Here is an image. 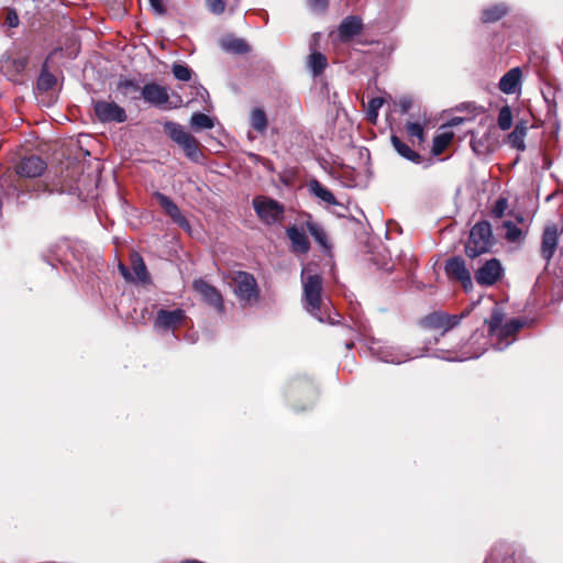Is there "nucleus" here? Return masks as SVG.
I'll return each instance as SVG.
<instances>
[{
    "label": "nucleus",
    "mask_w": 563,
    "mask_h": 563,
    "mask_svg": "<svg viewBox=\"0 0 563 563\" xmlns=\"http://www.w3.org/2000/svg\"><path fill=\"white\" fill-rule=\"evenodd\" d=\"M301 276L306 308L317 317L321 306L322 278L318 274L309 275L308 269H303Z\"/></svg>",
    "instance_id": "3"
},
{
    "label": "nucleus",
    "mask_w": 563,
    "mask_h": 563,
    "mask_svg": "<svg viewBox=\"0 0 563 563\" xmlns=\"http://www.w3.org/2000/svg\"><path fill=\"white\" fill-rule=\"evenodd\" d=\"M5 22H7V24H8L10 27H15V26H18V24H19V16H18V14L15 13V11L10 10V11L7 13Z\"/></svg>",
    "instance_id": "42"
},
{
    "label": "nucleus",
    "mask_w": 563,
    "mask_h": 563,
    "mask_svg": "<svg viewBox=\"0 0 563 563\" xmlns=\"http://www.w3.org/2000/svg\"><path fill=\"white\" fill-rule=\"evenodd\" d=\"M191 126L197 130H209L213 128L212 119L205 113H194L190 120Z\"/></svg>",
    "instance_id": "31"
},
{
    "label": "nucleus",
    "mask_w": 563,
    "mask_h": 563,
    "mask_svg": "<svg viewBox=\"0 0 563 563\" xmlns=\"http://www.w3.org/2000/svg\"><path fill=\"white\" fill-rule=\"evenodd\" d=\"M467 314V311L462 312L461 314H449L443 311H434L426 316L420 323L426 329L441 331V333L444 334L456 327Z\"/></svg>",
    "instance_id": "7"
},
{
    "label": "nucleus",
    "mask_w": 563,
    "mask_h": 563,
    "mask_svg": "<svg viewBox=\"0 0 563 563\" xmlns=\"http://www.w3.org/2000/svg\"><path fill=\"white\" fill-rule=\"evenodd\" d=\"M445 273L450 279L460 282L466 291L473 288L471 273L462 257L450 258L445 264Z\"/></svg>",
    "instance_id": "10"
},
{
    "label": "nucleus",
    "mask_w": 563,
    "mask_h": 563,
    "mask_svg": "<svg viewBox=\"0 0 563 563\" xmlns=\"http://www.w3.org/2000/svg\"><path fill=\"white\" fill-rule=\"evenodd\" d=\"M118 88L124 96L136 93L140 90L136 84L129 80L120 82Z\"/></svg>",
    "instance_id": "41"
},
{
    "label": "nucleus",
    "mask_w": 563,
    "mask_h": 563,
    "mask_svg": "<svg viewBox=\"0 0 563 563\" xmlns=\"http://www.w3.org/2000/svg\"><path fill=\"white\" fill-rule=\"evenodd\" d=\"M206 4L214 14H221L225 10V0H206Z\"/></svg>",
    "instance_id": "39"
},
{
    "label": "nucleus",
    "mask_w": 563,
    "mask_h": 563,
    "mask_svg": "<svg viewBox=\"0 0 563 563\" xmlns=\"http://www.w3.org/2000/svg\"><path fill=\"white\" fill-rule=\"evenodd\" d=\"M306 228L313 239L323 247H328V236L324 230L316 222L308 221Z\"/></svg>",
    "instance_id": "29"
},
{
    "label": "nucleus",
    "mask_w": 563,
    "mask_h": 563,
    "mask_svg": "<svg viewBox=\"0 0 563 563\" xmlns=\"http://www.w3.org/2000/svg\"><path fill=\"white\" fill-rule=\"evenodd\" d=\"M143 99L152 106L162 107L169 102L168 89L156 82L146 84L141 89Z\"/></svg>",
    "instance_id": "15"
},
{
    "label": "nucleus",
    "mask_w": 563,
    "mask_h": 563,
    "mask_svg": "<svg viewBox=\"0 0 563 563\" xmlns=\"http://www.w3.org/2000/svg\"><path fill=\"white\" fill-rule=\"evenodd\" d=\"M233 290L240 301L252 303L258 299V287L254 276L246 272H238L233 277Z\"/></svg>",
    "instance_id": "5"
},
{
    "label": "nucleus",
    "mask_w": 563,
    "mask_h": 563,
    "mask_svg": "<svg viewBox=\"0 0 563 563\" xmlns=\"http://www.w3.org/2000/svg\"><path fill=\"white\" fill-rule=\"evenodd\" d=\"M45 169L46 163L35 155L22 158L15 167L16 174L26 178L38 177L45 172Z\"/></svg>",
    "instance_id": "13"
},
{
    "label": "nucleus",
    "mask_w": 563,
    "mask_h": 563,
    "mask_svg": "<svg viewBox=\"0 0 563 563\" xmlns=\"http://www.w3.org/2000/svg\"><path fill=\"white\" fill-rule=\"evenodd\" d=\"M506 14L507 8L504 4H495L484 9L481 19L484 23H493L503 19Z\"/></svg>",
    "instance_id": "27"
},
{
    "label": "nucleus",
    "mask_w": 563,
    "mask_h": 563,
    "mask_svg": "<svg viewBox=\"0 0 563 563\" xmlns=\"http://www.w3.org/2000/svg\"><path fill=\"white\" fill-rule=\"evenodd\" d=\"M494 245L492 227L487 221H481L473 225L465 243V254L475 258L488 253Z\"/></svg>",
    "instance_id": "2"
},
{
    "label": "nucleus",
    "mask_w": 563,
    "mask_h": 563,
    "mask_svg": "<svg viewBox=\"0 0 563 563\" xmlns=\"http://www.w3.org/2000/svg\"><path fill=\"white\" fill-rule=\"evenodd\" d=\"M391 143L399 155L413 163H420L421 156L416 151H413L409 145L404 143L398 136L393 135Z\"/></svg>",
    "instance_id": "24"
},
{
    "label": "nucleus",
    "mask_w": 563,
    "mask_h": 563,
    "mask_svg": "<svg viewBox=\"0 0 563 563\" xmlns=\"http://www.w3.org/2000/svg\"><path fill=\"white\" fill-rule=\"evenodd\" d=\"M99 121L122 123L126 120L125 110L113 101L99 100L93 104Z\"/></svg>",
    "instance_id": "9"
},
{
    "label": "nucleus",
    "mask_w": 563,
    "mask_h": 563,
    "mask_svg": "<svg viewBox=\"0 0 563 563\" xmlns=\"http://www.w3.org/2000/svg\"><path fill=\"white\" fill-rule=\"evenodd\" d=\"M308 64L313 75L318 76L325 69L328 62L323 54L314 52L309 56Z\"/></svg>",
    "instance_id": "28"
},
{
    "label": "nucleus",
    "mask_w": 563,
    "mask_h": 563,
    "mask_svg": "<svg viewBox=\"0 0 563 563\" xmlns=\"http://www.w3.org/2000/svg\"><path fill=\"white\" fill-rule=\"evenodd\" d=\"M253 207L257 217L265 224L279 223L284 218V206L272 198L258 196L254 198Z\"/></svg>",
    "instance_id": "4"
},
{
    "label": "nucleus",
    "mask_w": 563,
    "mask_h": 563,
    "mask_svg": "<svg viewBox=\"0 0 563 563\" xmlns=\"http://www.w3.org/2000/svg\"><path fill=\"white\" fill-rule=\"evenodd\" d=\"M223 47L227 51L238 53V54H243V53L249 52V45L243 40H240V38L225 40L223 42Z\"/></svg>",
    "instance_id": "35"
},
{
    "label": "nucleus",
    "mask_w": 563,
    "mask_h": 563,
    "mask_svg": "<svg viewBox=\"0 0 563 563\" xmlns=\"http://www.w3.org/2000/svg\"><path fill=\"white\" fill-rule=\"evenodd\" d=\"M485 324L495 347L500 351L508 347L516 340L518 331L523 325L520 319H507L498 307L493 309Z\"/></svg>",
    "instance_id": "1"
},
{
    "label": "nucleus",
    "mask_w": 563,
    "mask_h": 563,
    "mask_svg": "<svg viewBox=\"0 0 563 563\" xmlns=\"http://www.w3.org/2000/svg\"><path fill=\"white\" fill-rule=\"evenodd\" d=\"M172 71L175 78L180 81H189L192 76V70L184 64H174Z\"/></svg>",
    "instance_id": "36"
},
{
    "label": "nucleus",
    "mask_w": 563,
    "mask_h": 563,
    "mask_svg": "<svg viewBox=\"0 0 563 563\" xmlns=\"http://www.w3.org/2000/svg\"><path fill=\"white\" fill-rule=\"evenodd\" d=\"M186 321L187 317L183 309H159L154 320V325L163 330L175 331L177 328L183 327Z\"/></svg>",
    "instance_id": "11"
},
{
    "label": "nucleus",
    "mask_w": 563,
    "mask_h": 563,
    "mask_svg": "<svg viewBox=\"0 0 563 563\" xmlns=\"http://www.w3.org/2000/svg\"><path fill=\"white\" fill-rule=\"evenodd\" d=\"M130 261H131V267H132V271L134 274V277H133L134 280L147 283L150 279V276H148L146 265H145L143 258L141 257V255L137 253H132L130 256Z\"/></svg>",
    "instance_id": "22"
},
{
    "label": "nucleus",
    "mask_w": 563,
    "mask_h": 563,
    "mask_svg": "<svg viewBox=\"0 0 563 563\" xmlns=\"http://www.w3.org/2000/svg\"><path fill=\"white\" fill-rule=\"evenodd\" d=\"M504 276V268L497 258L486 261L476 272L475 280L478 285L490 287L496 285Z\"/></svg>",
    "instance_id": "8"
},
{
    "label": "nucleus",
    "mask_w": 563,
    "mask_h": 563,
    "mask_svg": "<svg viewBox=\"0 0 563 563\" xmlns=\"http://www.w3.org/2000/svg\"><path fill=\"white\" fill-rule=\"evenodd\" d=\"M515 128H522V132L527 133V131H528V122L523 121V120H520L519 122H517Z\"/></svg>",
    "instance_id": "46"
},
{
    "label": "nucleus",
    "mask_w": 563,
    "mask_h": 563,
    "mask_svg": "<svg viewBox=\"0 0 563 563\" xmlns=\"http://www.w3.org/2000/svg\"><path fill=\"white\" fill-rule=\"evenodd\" d=\"M309 2L316 9H324L328 4V0H309Z\"/></svg>",
    "instance_id": "45"
},
{
    "label": "nucleus",
    "mask_w": 563,
    "mask_h": 563,
    "mask_svg": "<svg viewBox=\"0 0 563 563\" xmlns=\"http://www.w3.org/2000/svg\"><path fill=\"white\" fill-rule=\"evenodd\" d=\"M453 137H454V133L451 131H445V132L437 134L433 139V144H432V150H431L432 154L435 156L441 155L446 150V147L451 144V142L453 141Z\"/></svg>",
    "instance_id": "25"
},
{
    "label": "nucleus",
    "mask_w": 563,
    "mask_h": 563,
    "mask_svg": "<svg viewBox=\"0 0 563 563\" xmlns=\"http://www.w3.org/2000/svg\"><path fill=\"white\" fill-rule=\"evenodd\" d=\"M406 131L408 135L411 137L412 143H415V140H417V143L419 145L424 142V130L420 123L408 122L406 124Z\"/></svg>",
    "instance_id": "33"
},
{
    "label": "nucleus",
    "mask_w": 563,
    "mask_h": 563,
    "mask_svg": "<svg viewBox=\"0 0 563 563\" xmlns=\"http://www.w3.org/2000/svg\"><path fill=\"white\" fill-rule=\"evenodd\" d=\"M287 238L290 241V250L296 255H305L310 250V241L303 229L297 225H290L286 230Z\"/></svg>",
    "instance_id": "17"
},
{
    "label": "nucleus",
    "mask_w": 563,
    "mask_h": 563,
    "mask_svg": "<svg viewBox=\"0 0 563 563\" xmlns=\"http://www.w3.org/2000/svg\"><path fill=\"white\" fill-rule=\"evenodd\" d=\"M154 199L158 203V206L164 210V212L183 229H189V222L186 217L181 213L178 206L166 195L162 192H155L153 195Z\"/></svg>",
    "instance_id": "12"
},
{
    "label": "nucleus",
    "mask_w": 563,
    "mask_h": 563,
    "mask_svg": "<svg viewBox=\"0 0 563 563\" xmlns=\"http://www.w3.org/2000/svg\"><path fill=\"white\" fill-rule=\"evenodd\" d=\"M527 133L522 132V128H515L511 133H509L507 141L511 147L518 151H525V139Z\"/></svg>",
    "instance_id": "30"
},
{
    "label": "nucleus",
    "mask_w": 563,
    "mask_h": 563,
    "mask_svg": "<svg viewBox=\"0 0 563 563\" xmlns=\"http://www.w3.org/2000/svg\"><path fill=\"white\" fill-rule=\"evenodd\" d=\"M165 129L168 131L172 140L184 150L189 158L196 159L199 156V142L196 137L186 132L180 124L167 122Z\"/></svg>",
    "instance_id": "6"
},
{
    "label": "nucleus",
    "mask_w": 563,
    "mask_h": 563,
    "mask_svg": "<svg viewBox=\"0 0 563 563\" xmlns=\"http://www.w3.org/2000/svg\"><path fill=\"white\" fill-rule=\"evenodd\" d=\"M507 208H508L507 199L499 198L496 200V202L492 209V213L496 218H501L505 214V211L507 210Z\"/></svg>",
    "instance_id": "38"
},
{
    "label": "nucleus",
    "mask_w": 563,
    "mask_h": 563,
    "mask_svg": "<svg viewBox=\"0 0 563 563\" xmlns=\"http://www.w3.org/2000/svg\"><path fill=\"white\" fill-rule=\"evenodd\" d=\"M192 287L210 306L214 307L218 311L223 310V298L214 286L203 279H196Z\"/></svg>",
    "instance_id": "14"
},
{
    "label": "nucleus",
    "mask_w": 563,
    "mask_h": 563,
    "mask_svg": "<svg viewBox=\"0 0 563 563\" xmlns=\"http://www.w3.org/2000/svg\"><path fill=\"white\" fill-rule=\"evenodd\" d=\"M471 146L473 151L478 155L487 154L490 148L485 144L483 139H472L471 140Z\"/></svg>",
    "instance_id": "40"
},
{
    "label": "nucleus",
    "mask_w": 563,
    "mask_h": 563,
    "mask_svg": "<svg viewBox=\"0 0 563 563\" xmlns=\"http://www.w3.org/2000/svg\"><path fill=\"white\" fill-rule=\"evenodd\" d=\"M362 30V21L357 16L345 18L339 26V36L342 42H347Z\"/></svg>",
    "instance_id": "20"
},
{
    "label": "nucleus",
    "mask_w": 563,
    "mask_h": 563,
    "mask_svg": "<svg viewBox=\"0 0 563 563\" xmlns=\"http://www.w3.org/2000/svg\"><path fill=\"white\" fill-rule=\"evenodd\" d=\"M521 81V69L511 68L499 80V89L507 95L515 93Z\"/></svg>",
    "instance_id": "21"
},
{
    "label": "nucleus",
    "mask_w": 563,
    "mask_h": 563,
    "mask_svg": "<svg viewBox=\"0 0 563 563\" xmlns=\"http://www.w3.org/2000/svg\"><path fill=\"white\" fill-rule=\"evenodd\" d=\"M119 271L126 280H134L132 274L124 264H119Z\"/></svg>",
    "instance_id": "44"
},
{
    "label": "nucleus",
    "mask_w": 563,
    "mask_h": 563,
    "mask_svg": "<svg viewBox=\"0 0 563 563\" xmlns=\"http://www.w3.org/2000/svg\"><path fill=\"white\" fill-rule=\"evenodd\" d=\"M27 65V58L23 56L8 57L2 62L3 74L13 82H22L23 73Z\"/></svg>",
    "instance_id": "18"
},
{
    "label": "nucleus",
    "mask_w": 563,
    "mask_h": 563,
    "mask_svg": "<svg viewBox=\"0 0 563 563\" xmlns=\"http://www.w3.org/2000/svg\"><path fill=\"white\" fill-rule=\"evenodd\" d=\"M353 346H354V342H353V341H349V342L346 343V347H347L349 350L353 349Z\"/></svg>",
    "instance_id": "47"
},
{
    "label": "nucleus",
    "mask_w": 563,
    "mask_h": 563,
    "mask_svg": "<svg viewBox=\"0 0 563 563\" xmlns=\"http://www.w3.org/2000/svg\"><path fill=\"white\" fill-rule=\"evenodd\" d=\"M309 188L316 197L327 202L328 205H338L334 195L318 180H312L309 184Z\"/></svg>",
    "instance_id": "26"
},
{
    "label": "nucleus",
    "mask_w": 563,
    "mask_h": 563,
    "mask_svg": "<svg viewBox=\"0 0 563 563\" xmlns=\"http://www.w3.org/2000/svg\"><path fill=\"white\" fill-rule=\"evenodd\" d=\"M391 362H397V363H400L401 361L400 360H390Z\"/></svg>",
    "instance_id": "48"
},
{
    "label": "nucleus",
    "mask_w": 563,
    "mask_h": 563,
    "mask_svg": "<svg viewBox=\"0 0 563 563\" xmlns=\"http://www.w3.org/2000/svg\"><path fill=\"white\" fill-rule=\"evenodd\" d=\"M154 11L158 14H164L166 9L163 0H148Z\"/></svg>",
    "instance_id": "43"
},
{
    "label": "nucleus",
    "mask_w": 563,
    "mask_h": 563,
    "mask_svg": "<svg viewBox=\"0 0 563 563\" xmlns=\"http://www.w3.org/2000/svg\"><path fill=\"white\" fill-rule=\"evenodd\" d=\"M558 246V229L556 227L549 225L544 229L542 234V243H541V255L547 261L550 262Z\"/></svg>",
    "instance_id": "19"
},
{
    "label": "nucleus",
    "mask_w": 563,
    "mask_h": 563,
    "mask_svg": "<svg viewBox=\"0 0 563 563\" xmlns=\"http://www.w3.org/2000/svg\"><path fill=\"white\" fill-rule=\"evenodd\" d=\"M383 106V99L380 98H374L369 101L368 104V119L372 122H375L377 118V111Z\"/></svg>",
    "instance_id": "37"
},
{
    "label": "nucleus",
    "mask_w": 563,
    "mask_h": 563,
    "mask_svg": "<svg viewBox=\"0 0 563 563\" xmlns=\"http://www.w3.org/2000/svg\"><path fill=\"white\" fill-rule=\"evenodd\" d=\"M250 124L254 131L263 135L268 126L265 111L261 108L253 109L250 114Z\"/></svg>",
    "instance_id": "23"
},
{
    "label": "nucleus",
    "mask_w": 563,
    "mask_h": 563,
    "mask_svg": "<svg viewBox=\"0 0 563 563\" xmlns=\"http://www.w3.org/2000/svg\"><path fill=\"white\" fill-rule=\"evenodd\" d=\"M504 238L509 243H521L527 235L528 225L522 217H517L516 221L506 220L501 225Z\"/></svg>",
    "instance_id": "16"
},
{
    "label": "nucleus",
    "mask_w": 563,
    "mask_h": 563,
    "mask_svg": "<svg viewBox=\"0 0 563 563\" xmlns=\"http://www.w3.org/2000/svg\"><path fill=\"white\" fill-rule=\"evenodd\" d=\"M56 84V78L52 75L44 65L41 75L37 79V88L43 91H47L54 87Z\"/></svg>",
    "instance_id": "32"
},
{
    "label": "nucleus",
    "mask_w": 563,
    "mask_h": 563,
    "mask_svg": "<svg viewBox=\"0 0 563 563\" xmlns=\"http://www.w3.org/2000/svg\"><path fill=\"white\" fill-rule=\"evenodd\" d=\"M497 123L500 130L507 131L512 125V112L509 106H504L498 113Z\"/></svg>",
    "instance_id": "34"
}]
</instances>
